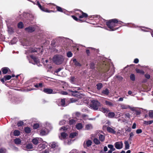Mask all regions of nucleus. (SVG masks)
<instances>
[{
    "label": "nucleus",
    "mask_w": 153,
    "mask_h": 153,
    "mask_svg": "<svg viewBox=\"0 0 153 153\" xmlns=\"http://www.w3.org/2000/svg\"><path fill=\"white\" fill-rule=\"evenodd\" d=\"M69 126H63L61 127L59 129V131L61 132L60 135H59V137L61 140H65L64 144L65 145H69L70 144V140H68V142H66V140L68 134L66 133L65 130L68 129Z\"/></svg>",
    "instance_id": "obj_1"
},
{
    "label": "nucleus",
    "mask_w": 153,
    "mask_h": 153,
    "mask_svg": "<svg viewBox=\"0 0 153 153\" xmlns=\"http://www.w3.org/2000/svg\"><path fill=\"white\" fill-rule=\"evenodd\" d=\"M44 126V127L42 128L39 131V134L41 136L47 135L52 128L51 124L47 122L45 123Z\"/></svg>",
    "instance_id": "obj_2"
},
{
    "label": "nucleus",
    "mask_w": 153,
    "mask_h": 153,
    "mask_svg": "<svg viewBox=\"0 0 153 153\" xmlns=\"http://www.w3.org/2000/svg\"><path fill=\"white\" fill-rule=\"evenodd\" d=\"M118 20L115 19H112L110 20L108 22H106V25L110 29L109 30L110 31H114L118 28H117L114 27L117 26L118 24Z\"/></svg>",
    "instance_id": "obj_3"
},
{
    "label": "nucleus",
    "mask_w": 153,
    "mask_h": 153,
    "mask_svg": "<svg viewBox=\"0 0 153 153\" xmlns=\"http://www.w3.org/2000/svg\"><path fill=\"white\" fill-rule=\"evenodd\" d=\"M64 58L63 56L60 55H56L54 56L53 58V62L57 65L62 64L63 62Z\"/></svg>",
    "instance_id": "obj_4"
},
{
    "label": "nucleus",
    "mask_w": 153,
    "mask_h": 153,
    "mask_svg": "<svg viewBox=\"0 0 153 153\" xmlns=\"http://www.w3.org/2000/svg\"><path fill=\"white\" fill-rule=\"evenodd\" d=\"M89 106L91 108L94 110H97L100 106V103L97 100H93Z\"/></svg>",
    "instance_id": "obj_5"
},
{
    "label": "nucleus",
    "mask_w": 153,
    "mask_h": 153,
    "mask_svg": "<svg viewBox=\"0 0 153 153\" xmlns=\"http://www.w3.org/2000/svg\"><path fill=\"white\" fill-rule=\"evenodd\" d=\"M42 143L40 144L38 146V150L39 151H41L45 149L47 146V143L46 142L43 141L41 142Z\"/></svg>",
    "instance_id": "obj_6"
},
{
    "label": "nucleus",
    "mask_w": 153,
    "mask_h": 153,
    "mask_svg": "<svg viewBox=\"0 0 153 153\" xmlns=\"http://www.w3.org/2000/svg\"><path fill=\"white\" fill-rule=\"evenodd\" d=\"M120 107L122 109H127L128 108H129L132 111H135V108L131 107L129 105L124 104H121L120 105Z\"/></svg>",
    "instance_id": "obj_7"
},
{
    "label": "nucleus",
    "mask_w": 153,
    "mask_h": 153,
    "mask_svg": "<svg viewBox=\"0 0 153 153\" xmlns=\"http://www.w3.org/2000/svg\"><path fill=\"white\" fill-rule=\"evenodd\" d=\"M43 141V140L41 138H36L33 139L32 140V142L35 145H37L39 143H41Z\"/></svg>",
    "instance_id": "obj_8"
},
{
    "label": "nucleus",
    "mask_w": 153,
    "mask_h": 153,
    "mask_svg": "<svg viewBox=\"0 0 153 153\" xmlns=\"http://www.w3.org/2000/svg\"><path fill=\"white\" fill-rule=\"evenodd\" d=\"M123 144L122 141L117 142L114 143L115 147L118 149H121L123 148Z\"/></svg>",
    "instance_id": "obj_9"
},
{
    "label": "nucleus",
    "mask_w": 153,
    "mask_h": 153,
    "mask_svg": "<svg viewBox=\"0 0 153 153\" xmlns=\"http://www.w3.org/2000/svg\"><path fill=\"white\" fill-rule=\"evenodd\" d=\"M42 47L41 48H29V52H36L39 51L41 52V53H42Z\"/></svg>",
    "instance_id": "obj_10"
},
{
    "label": "nucleus",
    "mask_w": 153,
    "mask_h": 153,
    "mask_svg": "<svg viewBox=\"0 0 153 153\" xmlns=\"http://www.w3.org/2000/svg\"><path fill=\"white\" fill-rule=\"evenodd\" d=\"M57 104L59 106H65V99H59L57 102Z\"/></svg>",
    "instance_id": "obj_11"
},
{
    "label": "nucleus",
    "mask_w": 153,
    "mask_h": 153,
    "mask_svg": "<svg viewBox=\"0 0 153 153\" xmlns=\"http://www.w3.org/2000/svg\"><path fill=\"white\" fill-rule=\"evenodd\" d=\"M11 79V75H6L4 76L2 78L0 79L1 81L3 83H5V81L8 80H9Z\"/></svg>",
    "instance_id": "obj_12"
},
{
    "label": "nucleus",
    "mask_w": 153,
    "mask_h": 153,
    "mask_svg": "<svg viewBox=\"0 0 153 153\" xmlns=\"http://www.w3.org/2000/svg\"><path fill=\"white\" fill-rule=\"evenodd\" d=\"M43 91L47 94H54V92L53 89L49 88H44L43 90Z\"/></svg>",
    "instance_id": "obj_13"
},
{
    "label": "nucleus",
    "mask_w": 153,
    "mask_h": 153,
    "mask_svg": "<svg viewBox=\"0 0 153 153\" xmlns=\"http://www.w3.org/2000/svg\"><path fill=\"white\" fill-rule=\"evenodd\" d=\"M29 1H31L34 3V4H36L37 5H38L39 7L40 8V9L42 10L43 11H44L46 12H49L48 10H44V8L42 7L41 5L40 4L39 1H37V2L35 1L34 2L33 1H32L31 0H29Z\"/></svg>",
    "instance_id": "obj_14"
},
{
    "label": "nucleus",
    "mask_w": 153,
    "mask_h": 153,
    "mask_svg": "<svg viewBox=\"0 0 153 153\" xmlns=\"http://www.w3.org/2000/svg\"><path fill=\"white\" fill-rule=\"evenodd\" d=\"M1 70L2 73L4 74H7L8 72H11L9 68L7 67L2 68Z\"/></svg>",
    "instance_id": "obj_15"
},
{
    "label": "nucleus",
    "mask_w": 153,
    "mask_h": 153,
    "mask_svg": "<svg viewBox=\"0 0 153 153\" xmlns=\"http://www.w3.org/2000/svg\"><path fill=\"white\" fill-rule=\"evenodd\" d=\"M115 128L113 127L111 128L109 127H108L107 128V130L108 132L109 133H112L113 134H115L116 131H115Z\"/></svg>",
    "instance_id": "obj_16"
},
{
    "label": "nucleus",
    "mask_w": 153,
    "mask_h": 153,
    "mask_svg": "<svg viewBox=\"0 0 153 153\" xmlns=\"http://www.w3.org/2000/svg\"><path fill=\"white\" fill-rule=\"evenodd\" d=\"M74 65L76 67H80L82 66V65L77 61L76 59H72Z\"/></svg>",
    "instance_id": "obj_17"
},
{
    "label": "nucleus",
    "mask_w": 153,
    "mask_h": 153,
    "mask_svg": "<svg viewBox=\"0 0 153 153\" xmlns=\"http://www.w3.org/2000/svg\"><path fill=\"white\" fill-rule=\"evenodd\" d=\"M68 90L69 92L72 93L71 94L73 96L78 97L79 95L78 94L79 93L77 91H75L74 90H72L70 89H69Z\"/></svg>",
    "instance_id": "obj_18"
},
{
    "label": "nucleus",
    "mask_w": 153,
    "mask_h": 153,
    "mask_svg": "<svg viewBox=\"0 0 153 153\" xmlns=\"http://www.w3.org/2000/svg\"><path fill=\"white\" fill-rule=\"evenodd\" d=\"M30 57L34 61V63H32V64H35L39 62V59L35 56L33 55H31Z\"/></svg>",
    "instance_id": "obj_19"
},
{
    "label": "nucleus",
    "mask_w": 153,
    "mask_h": 153,
    "mask_svg": "<svg viewBox=\"0 0 153 153\" xmlns=\"http://www.w3.org/2000/svg\"><path fill=\"white\" fill-rule=\"evenodd\" d=\"M79 11L82 14V15H80L79 16V17L80 18H84V17L86 18L87 17L88 15L87 14H86V13H84L81 11H80V10H79Z\"/></svg>",
    "instance_id": "obj_20"
},
{
    "label": "nucleus",
    "mask_w": 153,
    "mask_h": 153,
    "mask_svg": "<svg viewBox=\"0 0 153 153\" xmlns=\"http://www.w3.org/2000/svg\"><path fill=\"white\" fill-rule=\"evenodd\" d=\"M36 26L35 25L29 26V32H32L34 31L36 29Z\"/></svg>",
    "instance_id": "obj_21"
},
{
    "label": "nucleus",
    "mask_w": 153,
    "mask_h": 153,
    "mask_svg": "<svg viewBox=\"0 0 153 153\" xmlns=\"http://www.w3.org/2000/svg\"><path fill=\"white\" fill-rule=\"evenodd\" d=\"M14 141L15 144L17 145H19L21 143V140L20 139L17 138L14 140Z\"/></svg>",
    "instance_id": "obj_22"
},
{
    "label": "nucleus",
    "mask_w": 153,
    "mask_h": 153,
    "mask_svg": "<svg viewBox=\"0 0 153 153\" xmlns=\"http://www.w3.org/2000/svg\"><path fill=\"white\" fill-rule=\"evenodd\" d=\"M92 142L91 140H88L86 141L85 145L87 147H89L92 144Z\"/></svg>",
    "instance_id": "obj_23"
},
{
    "label": "nucleus",
    "mask_w": 153,
    "mask_h": 153,
    "mask_svg": "<svg viewBox=\"0 0 153 153\" xmlns=\"http://www.w3.org/2000/svg\"><path fill=\"white\" fill-rule=\"evenodd\" d=\"M93 128L91 124H88L86 125L85 128L86 130H88L92 129Z\"/></svg>",
    "instance_id": "obj_24"
},
{
    "label": "nucleus",
    "mask_w": 153,
    "mask_h": 153,
    "mask_svg": "<svg viewBox=\"0 0 153 153\" xmlns=\"http://www.w3.org/2000/svg\"><path fill=\"white\" fill-rule=\"evenodd\" d=\"M124 144L125 146V148L126 149H129V145L128 142L127 141H126L124 142Z\"/></svg>",
    "instance_id": "obj_25"
},
{
    "label": "nucleus",
    "mask_w": 153,
    "mask_h": 153,
    "mask_svg": "<svg viewBox=\"0 0 153 153\" xmlns=\"http://www.w3.org/2000/svg\"><path fill=\"white\" fill-rule=\"evenodd\" d=\"M153 123V120H150L149 121H144L143 124L146 125H150Z\"/></svg>",
    "instance_id": "obj_26"
},
{
    "label": "nucleus",
    "mask_w": 153,
    "mask_h": 153,
    "mask_svg": "<svg viewBox=\"0 0 153 153\" xmlns=\"http://www.w3.org/2000/svg\"><path fill=\"white\" fill-rule=\"evenodd\" d=\"M102 93L105 95H108L109 93V90L107 88H106L102 91Z\"/></svg>",
    "instance_id": "obj_27"
},
{
    "label": "nucleus",
    "mask_w": 153,
    "mask_h": 153,
    "mask_svg": "<svg viewBox=\"0 0 153 153\" xmlns=\"http://www.w3.org/2000/svg\"><path fill=\"white\" fill-rule=\"evenodd\" d=\"M18 28L19 29H22L24 27V25L22 22H19L17 25Z\"/></svg>",
    "instance_id": "obj_28"
},
{
    "label": "nucleus",
    "mask_w": 153,
    "mask_h": 153,
    "mask_svg": "<svg viewBox=\"0 0 153 153\" xmlns=\"http://www.w3.org/2000/svg\"><path fill=\"white\" fill-rule=\"evenodd\" d=\"M20 134V132L19 131L16 130L14 131L13 135L15 136H19Z\"/></svg>",
    "instance_id": "obj_29"
},
{
    "label": "nucleus",
    "mask_w": 153,
    "mask_h": 153,
    "mask_svg": "<svg viewBox=\"0 0 153 153\" xmlns=\"http://www.w3.org/2000/svg\"><path fill=\"white\" fill-rule=\"evenodd\" d=\"M99 136L100 140L102 142H103L104 140L105 139L104 136L103 135L100 134L99 135Z\"/></svg>",
    "instance_id": "obj_30"
},
{
    "label": "nucleus",
    "mask_w": 153,
    "mask_h": 153,
    "mask_svg": "<svg viewBox=\"0 0 153 153\" xmlns=\"http://www.w3.org/2000/svg\"><path fill=\"white\" fill-rule=\"evenodd\" d=\"M114 69L113 68L109 73H107V74L108 76V77L111 76L114 74Z\"/></svg>",
    "instance_id": "obj_31"
},
{
    "label": "nucleus",
    "mask_w": 153,
    "mask_h": 153,
    "mask_svg": "<svg viewBox=\"0 0 153 153\" xmlns=\"http://www.w3.org/2000/svg\"><path fill=\"white\" fill-rule=\"evenodd\" d=\"M115 114L114 112H109L108 114V117L110 118H112L114 117Z\"/></svg>",
    "instance_id": "obj_32"
},
{
    "label": "nucleus",
    "mask_w": 153,
    "mask_h": 153,
    "mask_svg": "<svg viewBox=\"0 0 153 153\" xmlns=\"http://www.w3.org/2000/svg\"><path fill=\"white\" fill-rule=\"evenodd\" d=\"M39 127V123H34L33 125V128L34 129H36Z\"/></svg>",
    "instance_id": "obj_33"
},
{
    "label": "nucleus",
    "mask_w": 153,
    "mask_h": 153,
    "mask_svg": "<svg viewBox=\"0 0 153 153\" xmlns=\"http://www.w3.org/2000/svg\"><path fill=\"white\" fill-rule=\"evenodd\" d=\"M93 141L94 143L96 145H99L100 143V142L99 140L97 138H94Z\"/></svg>",
    "instance_id": "obj_34"
},
{
    "label": "nucleus",
    "mask_w": 153,
    "mask_h": 153,
    "mask_svg": "<svg viewBox=\"0 0 153 153\" xmlns=\"http://www.w3.org/2000/svg\"><path fill=\"white\" fill-rule=\"evenodd\" d=\"M76 128L78 130L81 129L82 128V125L81 123H79L76 125Z\"/></svg>",
    "instance_id": "obj_35"
},
{
    "label": "nucleus",
    "mask_w": 153,
    "mask_h": 153,
    "mask_svg": "<svg viewBox=\"0 0 153 153\" xmlns=\"http://www.w3.org/2000/svg\"><path fill=\"white\" fill-rule=\"evenodd\" d=\"M97 86V89L98 90H100L103 86V85L101 83H99L96 85Z\"/></svg>",
    "instance_id": "obj_36"
},
{
    "label": "nucleus",
    "mask_w": 153,
    "mask_h": 153,
    "mask_svg": "<svg viewBox=\"0 0 153 153\" xmlns=\"http://www.w3.org/2000/svg\"><path fill=\"white\" fill-rule=\"evenodd\" d=\"M105 102L106 105L110 106H113L114 105L113 103L110 101H105Z\"/></svg>",
    "instance_id": "obj_37"
},
{
    "label": "nucleus",
    "mask_w": 153,
    "mask_h": 153,
    "mask_svg": "<svg viewBox=\"0 0 153 153\" xmlns=\"http://www.w3.org/2000/svg\"><path fill=\"white\" fill-rule=\"evenodd\" d=\"M100 111L105 113H107L108 112V109H107L103 108H101L100 109Z\"/></svg>",
    "instance_id": "obj_38"
},
{
    "label": "nucleus",
    "mask_w": 153,
    "mask_h": 153,
    "mask_svg": "<svg viewBox=\"0 0 153 153\" xmlns=\"http://www.w3.org/2000/svg\"><path fill=\"white\" fill-rule=\"evenodd\" d=\"M56 8L57 10L59 12H64L65 11V10L64 9H62L61 7L58 6H56Z\"/></svg>",
    "instance_id": "obj_39"
},
{
    "label": "nucleus",
    "mask_w": 153,
    "mask_h": 153,
    "mask_svg": "<svg viewBox=\"0 0 153 153\" xmlns=\"http://www.w3.org/2000/svg\"><path fill=\"white\" fill-rule=\"evenodd\" d=\"M70 82L71 83L74 84L75 83L76 81V78L74 76H71L70 78Z\"/></svg>",
    "instance_id": "obj_40"
},
{
    "label": "nucleus",
    "mask_w": 153,
    "mask_h": 153,
    "mask_svg": "<svg viewBox=\"0 0 153 153\" xmlns=\"http://www.w3.org/2000/svg\"><path fill=\"white\" fill-rule=\"evenodd\" d=\"M77 134H78L76 132L71 133L70 134L69 136L70 137L73 138L74 137L76 136Z\"/></svg>",
    "instance_id": "obj_41"
},
{
    "label": "nucleus",
    "mask_w": 153,
    "mask_h": 153,
    "mask_svg": "<svg viewBox=\"0 0 153 153\" xmlns=\"http://www.w3.org/2000/svg\"><path fill=\"white\" fill-rule=\"evenodd\" d=\"M76 121L75 120L73 119H71L69 120V123L70 125H72L75 124Z\"/></svg>",
    "instance_id": "obj_42"
},
{
    "label": "nucleus",
    "mask_w": 153,
    "mask_h": 153,
    "mask_svg": "<svg viewBox=\"0 0 153 153\" xmlns=\"http://www.w3.org/2000/svg\"><path fill=\"white\" fill-rule=\"evenodd\" d=\"M24 125V122L21 121H19L17 124V125L18 127L22 126Z\"/></svg>",
    "instance_id": "obj_43"
},
{
    "label": "nucleus",
    "mask_w": 153,
    "mask_h": 153,
    "mask_svg": "<svg viewBox=\"0 0 153 153\" xmlns=\"http://www.w3.org/2000/svg\"><path fill=\"white\" fill-rule=\"evenodd\" d=\"M130 78L131 79L132 81H134L135 80V76L134 74H132L130 75Z\"/></svg>",
    "instance_id": "obj_44"
},
{
    "label": "nucleus",
    "mask_w": 153,
    "mask_h": 153,
    "mask_svg": "<svg viewBox=\"0 0 153 153\" xmlns=\"http://www.w3.org/2000/svg\"><path fill=\"white\" fill-rule=\"evenodd\" d=\"M42 83H39V84H37L34 85V86L36 88H38L39 87H42Z\"/></svg>",
    "instance_id": "obj_45"
},
{
    "label": "nucleus",
    "mask_w": 153,
    "mask_h": 153,
    "mask_svg": "<svg viewBox=\"0 0 153 153\" xmlns=\"http://www.w3.org/2000/svg\"><path fill=\"white\" fill-rule=\"evenodd\" d=\"M149 115L150 117L153 118V111H150L149 112Z\"/></svg>",
    "instance_id": "obj_46"
},
{
    "label": "nucleus",
    "mask_w": 153,
    "mask_h": 153,
    "mask_svg": "<svg viewBox=\"0 0 153 153\" xmlns=\"http://www.w3.org/2000/svg\"><path fill=\"white\" fill-rule=\"evenodd\" d=\"M69 153H79V151L76 149H74Z\"/></svg>",
    "instance_id": "obj_47"
},
{
    "label": "nucleus",
    "mask_w": 153,
    "mask_h": 153,
    "mask_svg": "<svg viewBox=\"0 0 153 153\" xmlns=\"http://www.w3.org/2000/svg\"><path fill=\"white\" fill-rule=\"evenodd\" d=\"M56 146V143L54 142H53L51 144V147L52 149H54Z\"/></svg>",
    "instance_id": "obj_48"
},
{
    "label": "nucleus",
    "mask_w": 153,
    "mask_h": 153,
    "mask_svg": "<svg viewBox=\"0 0 153 153\" xmlns=\"http://www.w3.org/2000/svg\"><path fill=\"white\" fill-rule=\"evenodd\" d=\"M73 54L71 51H69L67 53V56L68 57H71L72 56Z\"/></svg>",
    "instance_id": "obj_49"
},
{
    "label": "nucleus",
    "mask_w": 153,
    "mask_h": 153,
    "mask_svg": "<svg viewBox=\"0 0 153 153\" xmlns=\"http://www.w3.org/2000/svg\"><path fill=\"white\" fill-rule=\"evenodd\" d=\"M34 149V147L33 146V145L32 144L29 143V151H32Z\"/></svg>",
    "instance_id": "obj_50"
},
{
    "label": "nucleus",
    "mask_w": 153,
    "mask_h": 153,
    "mask_svg": "<svg viewBox=\"0 0 153 153\" xmlns=\"http://www.w3.org/2000/svg\"><path fill=\"white\" fill-rule=\"evenodd\" d=\"M6 150L4 148L0 149V153H5Z\"/></svg>",
    "instance_id": "obj_51"
},
{
    "label": "nucleus",
    "mask_w": 153,
    "mask_h": 153,
    "mask_svg": "<svg viewBox=\"0 0 153 153\" xmlns=\"http://www.w3.org/2000/svg\"><path fill=\"white\" fill-rule=\"evenodd\" d=\"M136 71L137 73H140L143 74L144 73L143 71L139 69H136Z\"/></svg>",
    "instance_id": "obj_52"
},
{
    "label": "nucleus",
    "mask_w": 153,
    "mask_h": 153,
    "mask_svg": "<svg viewBox=\"0 0 153 153\" xmlns=\"http://www.w3.org/2000/svg\"><path fill=\"white\" fill-rule=\"evenodd\" d=\"M134 135V134L133 132H131L129 134V140H131L132 137Z\"/></svg>",
    "instance_id": "obj_53"
},
{
    "label": "nucleus",
    "mask_w": 153,
    "mask_h": 153,
    "mask_svg": "<svg viewBox=\"0 0 153 153\" xmlns=\"http://www.w3.org/2000/svg\"><path fill=\"white\" fill-rule=\"evenodd\" d=\"M65 121L64 120H62L60 121L59 122V124L60 125H62L64 124L65 123Z\"/></svg>",
    "instance_id": "obj_54"
},
{
    "label": "nucleus",
    "mask_w": 153,
    "mask_h": 153,
    "mask_svg": "<svg viewBox=\"0 0 153 153\" xmlns=\"http://www.w3.org/2000/svg\"><path fill=\"white\" fill-rule=\"evenodd\" d=\"M37 80V79L36 78L34 77L33 78L31 79L30 80H29V82H33L36 81Z\"/></svg>",
    "instance_id": "obj_55"
},
{
    "label": "nucleus",
    "mask_w": 153,
    "mask_h": 153,
    "mask_svg": "<svg viewBox=\"0 0 153 153\" xmlns=\"http://www.w3.org/2000/svg\"><path fill=\"white\" fill-rule=\"evenodd\" d=\"M142 131L141 129H138L136 131V133L137 134H139L141 133Z\"/></svg>",
    "instance_id": "obj_56"
},
{
    "label": "nucleus",
    "mask_w": 153,
    "mask_h": 153,
    "mask_svg": "<svg viewBox=\"0 0 153 153\" xmlns=\"http://www.w3.org/2000/svg\"><path fill=\"white\" fill-rule=\"evenodd\" d=\"M25 131L26 133H29V127L28 126H27L25 128Z\"/></svg>",
    "instance_id": "obj_57"
},
{
    "label": "nucleus",
    "mask_w": 153,
    "mask_h": 153,
    "mask_svg": "<svg viewBox=\"0 0 153 153\" xmlns=\"http://www.w3.org/2000/svg\"><path fill=\"white\" fill-rule=\"evenodd\" d=\"M90 68L91 69H93L94 68V64L93 62H91L90 64Z\"/></svg>",
    "instance_id": "obj_58"
},
{
    "label": "nucleus",
    "mask_w": 153,
    "mask_h": 153,
    "mask_svg": "<svg viewBox=\"0 0 153 153\" xmlns=\"http://www.w3.org/2000/svg\"><path fill=\"white\" fill-rule=\"evenodd\" d=\"M36 120H37L35 118H32L30 120V121L31 123H35L36 122Z\"/></svg>",
    "instance_id": "obj_59"
},
{
    "label": "nucleus",
    "mask_w": 153,
    "mask_h": 153,
    "mask_svg": "<svg viewBox=\"0 0 153 153\" xmlns=\"http://www.w3.org/2000/svg\"><path fill=\"white\" fill-rule=\"evenodd\" d=\"M72 17L76 21H78V20H80V19H78V18L75 16H72Z\"/></svg>",
    "instance_id": "obj_60"
},
{
    "label": "nucleus",
    "mask_w": 153,
    "mask_h": 153,
    "mask_svg": "<svg viewBox=\"0 0 153 153\" xmlns=\"http://www.w3.org/2000/svg\"><path fill=\"white\" fill-rule=\"evenodd\" d=\"M145 76L146 78L147 79H149L150 77V75L148 74H146L145 75Z\"/></svg>",
    "instance_id": "obj_61"
},
{
    "label": "nucleus",
    "mask_w": 153,
    "mask_h": 153,
    "mask_svg": "<svg viewBox=\"0 0 153 153\" xmlns=\"http://www.w3.org/2000/svg\"><path fill=\"white\" fill-rule=\"evenodd\" d=\"M108 147L110 149V150H111V149L114 146L111 144H109L108 145Z\"/></svg>",
    "instance_id": "obj_62"
},
{
    "label": "nucleus",
    "mask_w": 153,
    "mask_h": 153,
    "mask_svg": "<svg viewBox=\"0 0 153 153\" xmlns=\"http://www.w3.org/2000/svg\"><path fill=\"white\" fill-rule=\"evenodd\" d=\"M16 38H13L11 41L12 42H13V44H15L16 42Z\"/></svg>",
    "instance_id": "obj_63"
},
{
    "label": "nucleus",
    "mask_w": 153,
    "mask_h": 153,
    "mask_svg": "<svg viewBox=\"0 0 153 153\" xmlns=\"http://www.w3.org/2000/svg\"><path fill=\"white\" fill-rule=\"evenodd\" d=\"M49 152L48 150L46 149L42 152V153H49Z\"/></svg>",
    "instance_id": "obj_64"
}]
</instances>
